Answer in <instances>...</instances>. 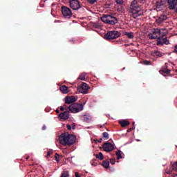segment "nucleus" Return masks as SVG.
<instances>
[{
  "mask_svg": "<svg viewBox=\"0 0 177 177\" xmlns=\"http://www.w3.org/2000/svg\"><path fill=\"white\" fill-rule=\"evenodd\" d=\"M121 37V33L116 30L109 31L105 35L104 38L106 41H111L113 39H116Z\"/></svg>",
  "mask_w": 177,
  "mask_h": 177,
  "instance_id": "20e7f679",
  "label": "nucleus"
},
{
  "mask_svg": "<svg viewBox=\"0 0 177 177\" xmlns=\"http://www.w3.org/2000/svg\"><path fill=\"white\" fill-rule=\"evenodd\" d=\"M152 34L156 37V39H158L156 41V45L158 46H162L163 43L161 41V29H158V28H154L152 30Z\"/></svg>",
  "mask_w": 177,
  "mask_h": 177,
  "instance_id": "423d86ee",
  "label": "nucleus"
},
{
  "mask_svg": "<svg viewBox=\"0 0 177 177\" xmlns=\"http://www.w3.org/2000/svg\"><path fill=\"white\" fill-rule=\"evenodd\" d=\"M71 128L72 129H75V124H73Z\"/></svg>",
  "mask_w": 177,
  "mask_h": 177,
  "instance_id": "49530a36",
  "label": "nucleus"
},
{
  "mask_svg": "<svg viewBox=\"0 0 177 177\" xmlns=\"http://www.w3.org/2000/svg\"><path fill=\"white\" fill-rule=\"evenodd\" d=\"M61 9L63 16H64V17L66 19H70V17L73 16V12L68 7L63 6Z\"/></svg>",
  "mask_w": 177,
  "mask_h": 177,
  "instance_id": "0eeeda50",
  "label": "nucleus"
},
{
  "mask_svg": "<svg viewBox=\"0 0 177 177\" xmlns=\"http://www.w3.org/2000/svg\"><path fill=\"white\" fill-rule=\"evenodd\" d=\"M59 117L61 120H68V118L70 117V113L68 112V111H66L65 112L60 113Z\"/></svg>",
  "mask_w": 177,
  "mask_h": 177,
  "instance_id": "ddd939ff",
  "label": "nucleus"
},
{
  "mask_svg": "<svg viewBox=\"0 0 177 177\" xmlns=\"http://www.w3.org/2000/svg\"><path fill=\"white\" fill-rule=\"evenodd\" d=\"M60 110H61V111H64V107L61 106Z\"/></svg>",
  "mask_w": 177,
  "mask_h": 177,
  "instance_id": "79ce46f5",
  "label": "nucleus"
},
{
  "mask_svg": "<svg viewBox=\"0 0 177 177\" xmlns=\"http://www.w3.org/2000/svg\"><path fill=\"white\" fill-rule=\"evenodd\" d=\"M102 167H104V168H109V167H110V162L109 160H104L102 162Z\"/></svg>",
  "mask_w": 177,
  "mask_h": 177,
  "instance_id": "6ab92c4d",
  "label": "nucleus"
},
{
  "mask_svg": "<svg viewBox=\"0 0 177 177\" xmlns=\"http://www.w3.org/2000/svg\"><path fill=\"white\" fill-rule=\"evenodd\" d=\"M59 140L62 146H71L75 143L77 138L68 133H64L59 136Z\"/></svg>",
  "mask_w": 177,
  "mask_h": 177,
  "instance_id": "f257e3e1",
  "label": "nucleus"
},
{
  "mask_svg": "<svg viewBox=\"0 0 177 177\" xmlns=\"http://www.w3.org/2000/svg\"><path fill=\"white\" fill-rule=\"evenodd\" d=\"M137 142H140V140H137Z\"/></svg>",
  "mask_w": 177,
  "mask_h": 177,
  "instance_id": "8fccbe9b",
  "label": "nucleus"
},
{
  "mask_svg": "<svg viewBox=\"0 0 177 177\" xmlns=\"http://www.w3.org/2000/svg\"><path fill=\"white\" fill-rule=\"evenodd\" d=\"M61 92H62V93H68V87H67V86L66 85H63L59 88Z\"/></svg>",
  "mask_w": 177,
  "mask_h": 177,
  "instance_id": "f3484780",
  "label": "nucleus"
},
{
  "mask_svg": "<svg viewBox=\"0 0 177 177\" xmlns=\"http://www.w3.org/2000/svg\"><path fill=\"white\" fill-rule=\"evenodd\" d=\"M75 176H76V177H80V174H78V172H76V173H75Z\"/></svg>",
  "mask_w": 177,
  "mask_h": 177,
  "instance_id": "c03bdc74",
  "label": "nucleus"
},
{
  "mask_svg": "<svg viewBox=\"0 0 177 177\" xmlns=\"http://www.w3.org/2000/svg\"><path fill=\"white\" fill-rule=\"evenodd\" d=\"M93 27H95V28H97V24H93Z\"/></svg>",
  "mask_w": 177,
  "mask_h": 177,
  "instance_id": "a18cd8bd",
  "label": "nucleus"
},
{
  "mask_svg": "<svg viewBox=\"0 0 177 177\" xmlns=\"http://www.w3.org/2000/svg\"><path fill=\"white\" fill-rule=\"evenodd\" d=\"M162 5H164V1H158L156 2V9H161V6H162Z\"/></svg>",
  "mask_w": 177,
  "mask_h": 177,
  "instance_id": "aec40b11",
  "label": "nucleus"
},
{
  "mask_svg": "<svg viewBox=\"0 0 177 177\" xmlns=\"http://www.w3.org/2000/svg\"><path fill=\"white\" fill-rule=\"evenodd\" d=\"M102 149H104V151L110 153V151H113V150H114V145L111 142H104L102 145Z\"/></svg>",
  "mask_w": 177,
  "mask_h": 177,
  "instance_id": "9b49d317",
  "label": "nucleus"
},
{
  "mask_svg": "<svg viewBox=\"0 0 177 177\" xmlns=\"http://www.w3.org/2000/svg\"><path fill=\"white\" fill-rule=\"evenodd\" d=\"M148 37L149 39H157V36H155L153 33H149Z\"/></svg>",
  "mask_w": 177,
  "mask_h": 177,
  "instance_id": "c85d7f7f",
  "label": "nucleus"
},
{
  "mask_svg": "<svg viewBox=\"0 0 177 177\" xmlns=\"http://www.w3.org/2000/svg\"><path fill=\"white\" fill-rule=\"evenodd\" d=\"M116 156L118 160H121V158H122V156L121 155V150H119L118 152H116Z\"/></svg>",
  "mask_w": 177,
  "mask_h": 177,
  "instance_id": "bb28decb",
  "label": "nucleus"
},
{
  "mask_svg": "<svg viewBox=\"0 0 177 177\" xmlns=\"http://www.w3.org/2000/svg\"><path fill=\"white\" fill-rule=\"evenodd\" d=\"M133 129H135V126H133L131 128L129 129L127 132H131V131H133Z\"/></svg>",
  "mask_w": 177,
  "mask_h": 177,
  "instance_id": "f704fd0d",
  "label": "nucleus"
},
{
  "mask_svg": "<svg viewBox=\"0 0 177 177\" xmlns=\"http://www.w3.org/2000/svg\"><path fill=\"white\" fill-rule=\"evenodd\" d=\"M101 21L106 24H110L111 26H115V24H118V19L111 15L104 14L101 17Z\"/></svg>",
  "mask_w": 177,
  "mask_h": 177,
  "instance_id": "7ed1b4c3",
  "label": "nucleus"
},
{
  "mask_svg": "<svg viewBox=\"0 0 177 177\" xmlns=\"http://www.w3.org/2000/svg\"><path fill=\"white\" fill-rule=\"evenodd\" d=\"M174 53H176V55H177V44L174 46Z\"/></svg>",
  "mask_w": 177,
  "mask_h": 177,
  "instance_id": "e433bc0d",
  "label": "nucleus"
},
{
  "mask_svg": "<svg viewBox=\"0 0 177 177\" xmlns=\"http://www.w3.org/2000/svg\"><path fill=\"white\" fill-rule=\"evenodd\" d=\"M86 78V73H83L79 76V80H81V81H85Z\"/></svg>",
  "mask_w": 177,
  "mask_h": 177,
  "instance_id": "b1692460",
  "label": "nucleus"
},
{
  "mask_svg": "<svg viewBox=\"0 0 177 177\" xmlns=\"http://www.w3.org/2000/svg\"><path fill=\"white\" fill-rule=\"evenodd\" d=\"M64 106L66 107V104H64Z\"/></svg>",
  "mask_w": 177,
  "mask_h": 177,
  "instance_id": "603ef678",
  "label": "nucleus"
},
{
  "mask_svg": "<svg viewBox=\"0 0 177 177\" xmlns=\"http://www.w3.org/2000/svg\"><path fill=\"white\" fill-rule=\"evenodd\" d=\"M77 98L75 97L73 95L72 96H67L65 97V104H71V103L75 102Z\"/></svg>",
  "mask_w": 177,
  "mask_h": 177,
  "instance_id": "f8f14e48",
  "label": "nucleus"
},
{
  "mask_svg": "<svg viewBox=\"0 0 177 177\" xmlns=\"http://www.w3.org/2000/svg\"><path fill=\"white\" fill-rule=\"evenodd\" d=\"M151 63V61H147V60H145L143 61V64L145 65V66H150V64Z\"/></svg>",
  "mask_w": 177,
  "mask_h": 177,
  "instance_id": "2f4dec72",
  "label": "nucleus"
},
{
  "mask_svg": "<svg viewBox=\"0 0 177 177\" xmlns=\"http://www.w3.org/2000/svg\"><path fill=\"white\" fill-rule=\"evenodd\" d=\"M133 125H135V122L133 123Z\"/></svg>",
  "mask_w": 177,
  "mask_h": 177,
  "instance_id": "3c124183",
  "label": "nucleus"
},
{
  "mask_svg": "<svg viewBox=\"0 0 177 177\" xmlns=\"http://www.w3.org/2000/svg\"><path fill=\"white\" fill-rule=\"evenodd\" d=\"M46 129V125H44L42 127V131H45Z\"/></svg>",
  "mask_w": 177,
  "mask_h": 177,
  "instance_id": "a19ab883",
  "label": "nucleus"
},
{
  "mask_svg": "<svg viewBox=\"0 0 177 177\" xmlns=\"http://www.w3.org/2000/svg\"><path fill=\"white\" fill-rule=\"evenodd\" d=\"M56 113H59V110L58 109L56 110Z\"/></svg>",
  "mask_w": 177,
  "mask_h": 177,
  "instance_id": "09e8293b",
  "label": "nucleus"
},
{
  "mask_svg": "<svg viewBox=\"0 0 177 177\" xmlns=\"http://www.w3.org/2000/svg\"><path fill=\"white\" fill-rule=\"evenodd\" d=\"M66 127L68 131H71V126L70 124H67Z\"/></svg>",
  "mask_w": 177,
  "mask_h": 177,
  "instance_id": "ea45409f",
  "label": "nucleus"
},
{
  "mask_svg": "<svg viewBox=\"0 0 177 177\" xmlns=\"http://www.w3.org/2000/svg\"><path fill=\"white\" fill-rule=\"evenodd\" d=\"M172 171L177 172V162H174L171 165Z\"/></svg>",
  "mask_w": 177,
  "mask_h": 177,
  "instance_id": "5701e85b",
  "label": "nucleus"
},
{
  "mask_svg": "<svg viewBox=\"0 0 177 177\" xmlns=\"http://www.w3.org/2000/svg\"><path fill=\"white\" fill-rule=\"evenodd\" d=\"M124 35H126V37H127L129 39H133V38H135L133 32H124Z\"/></svg>",
  "mask_w": 177,
  "mask_h": 177,
  "instance_id": "a211bd4d",
  "label": "nucleus"
},
{
  "mask_svg": "<svg viewBox=\"0 0 177 177\" xmlns=\"http://www.w3.org/2000/svg\"><path fill=\"white\" fill-rule=\"evenodd\" d=\"M95 157L98 158V160H100L101 161L104 160V156H103V153L102 152H99L98 154H96Z\"/></svg>",
  "mask_w": 177,
  "mask_h": 177,
  "instance_id": "412c9836",
  "label": "nucleus"
},
{
  "mask_svg": "<svg viewBox=\"0 0 177 177\" xmlns=\"http://www.w3.org/2000/svg\"><path fill=\"white\" fill-rule=\"evenodd\" d=\"M71 113H80L84 110V105L82 104L73 103L68 107Z\"/></svg>",
  "mask_w": 177,
  "mask_h": 177,
  "instance_id": "39448f33",
  "label": "nucleus"
},
{
  "mask_svg": "<svg viewBox=\"0 0 177 177\" xmlns=\"http://www.w3.org/2000/svg\"><path fill=\"white\" fill-rule=\"evenodd\" d=\"M167 5L170 10H174L177 13V0H167Z\"/></svg>",
  "mask_w": 177,
  "mask_h": 177,
  "instance_id": "9d476101",
  "label": "nucleus"
},
{
  "mask_svg": "<svg viewBox=\"0 0 177 177\" xmlns=\"http://www.w3.org/2000/svg\"><path fill=\"white\" fill-rule=\"evenodd\" d=\"M55 160H56L57 162H59V158H57V156H55Z\"/></svg>",
  "mask_w": 177,
  "mask_h": 177,
  "instance_id": "37998d69",
  "label": "nucleus"
},
{
  "mask_svg": "<svg viewBox=\"0 0 177 177\" xmlns=\"http://www.w3.org/2000/svg\"><path fill=\"white\" fill-rule=\"evenodd\" d=\"M119 124L122 128H125V127H128L131 123L127 120H122L119 121Z\"/></svg>",
  "mask_w": 177,
  "mask_h": 177,
  "instance_id": "4468645a",
  "label": "nucleus"
},
{
  "mask_svg": "<svg viewBox=\"0 0 177 177\" xmlns=\"http://www.w3.org/2000/svg\"><path fill=\"white\" fill-rule=\"evenodd\" d=\"M69 6L73 10H78L81 8V3L78 0H69Z\"/></svg>",
  "mask_w": 177,
  "mask_h": 177,
  "instance_id": "6e6552de",
  "label": "nucleus"
},
{
  "mask_svg": "<svg viewBox=\"0 0 177 177\" xmlns=\"http://www.w3.org/2000/svg\"><path fill=\"white\" fill-rule=\"evenodd\" d=\"M123 70H125V68H123Z\"/></svg>",
  "mask_w": 177,
  "mask_h": 177,
  "instance_id": "864d4df0",
  "label": "nucleus"
},
{
  "mask_svg": "<svg viewBox=\"0 0 177 177\" xmlns=\"http://www.w3.org/2000/svg\"><path fill=\"white\" fill-rule=\"evenodd\" d=\"M172 168H166L165 169V174H167V175H171V174H172Z\"/></svg>",
  "mask_w": 177,
  "mask_h": 177,
  "instance_id": "a878e982",
  "label": "nucleus"
},
{
  "mask_svg": "<svg viewBox=\"0 0 177 177\" xmlns=\"http://www.w3.org/2000/svg\"><path fill=\"white\" fill-rule=\"evenodd\" d=\"M30 158V156L26 157V160H28Z\"/></svg>",
  "mask_w": 177,
  "mask_h": 177,
  "instance_id": "de8ad7c7",
  "label": "nucleus"
},
{
  "mask_svg": "<svg viewBox=\"0 0 177 177\" xmlns=\"http://www.w3.org/2000/svg\"><path fill=\"white\" fill-rule=\"evenodd\" d=\"M78 92L80 93H83L84 95H86L89 91V86L86 83H82L77 88Z\"/></svg>",
  "mask_w": 177,
  "mask_h": 177,
  "instance_id": "1a4fd4ad",
  "label": "nucleus"
},
{
  "mask_svg": "<svg viewBox=\"0 0 177 177\" xmlns=\"http://www.w3.org/2000/svg\"><path fill=\"white\" fill-rule=\"evenodd\" d=\"M110 162L112 165H114V164H115V159H111Z\"/></svg>",
  "mask_w": 177,
  "mask_h": 177,
  "instance_id": "72a5a7b5",
  "label": "nucleus"
},
{
  "mask_svg": "<svg viewBox=\"0 0 177 177\" xmlns=\"http://www.w3.org/2000/svg\"><path fill=\"white\" fill-rule=\"evenodd\" d=\"M118 5H124V0H115Z\"/></svg>",
  "mask_w": 177,
  "mask_h": 177,
  "instance_id": "c756f323",
  "label": "nucleus"
},
{
  "mask_svg": "<svg viewBox=\"0 0 177 177\" xmlns=\"http://www.w3.org/2000/svg\"><path fill=\"white\" fill-rule=\"evenodd\" d=\"M84 121H88V120H89V117H88L87 115H84Z\"/></svg>",
  "mask_w": 177,
  "mask_h": 177,
  "instance_id": "4c0bfd02",
  "label": "nucleus"
},
{
  "mask_svg": "<svg viewBox=\"0 0 177 177\" xmlns=\"http://www.w3.org/2000/svg\"><path fill=\"white\" fill-rule=\"evenodd\" d=\"M152 55L156 57H161V56H162V54L158 50H155Z\"/></svg>",
  "mask_w": 177,
  "mask_h": 177,
  "instance_id": "4be33fe9",
  "label": "nucleus"
},
{
  "mask_svg": "<svg viewBox=\"0 0 177 177\" xmlns=\"http://www.w3.org/2000/svg\"><path fill=\"white\" fill-rule=\"evenodd\" d=\"M102 136H103V138H104L105 139H109V133H107V132H104L103 133H102Z\"/></svg>",
  "mask_w": 177,
  "mask_h": 177,
  "instance_id": "7c9ffc66",
  "label": "nucleus"
},
{
  "mask_svg": "<svg viewBox=\"0 0 177 177\" xmlns=\"http://www.w3.org/2000/svg\"><path fill=\"white\" fill-rule=\"evenodd\" d=\"M60 177H70V174H68V171H65L62 174Z\"/></svg>",
  "mask_w": 177,
  "mask_h": 177,
  "instance_id": "cd10ccee",
  "label": "nucleus"
},
{
  "mask_svg": "<svg viewBox=\"0 0 177 177\" xmlns=\"http://www.w3.org/2000/svg\"><path fill=\"white\" fill-rule=\"evenodd\" d=\"M99 0H87L88 2H89L91 5H93V3L97 2Z\"/></svg>",
  "mask_w": 177,
  "mask_h": 177,
  "instance_id": "473e14b6",
  "label": "nucleus"
},
{
  "mask_svg": "<svg viewBox=\"0 0 177 177\" xmlns=\"http://www.w3.org/2000/svg\"><path fill=\"white\" fill-rule=\"evenodd\" d=\"M162 73H164L165 74H169V73H171V70L168 69V68L165 67L162 68L161 70Z\"/></svg>",
  "mask_w": 177,
  "mask_h": 177,
  "instance_id": "393cba45",
  "label": "nucleus"
},
{
  "mask_svg": "<svg viewBox=\"0 0 177 177\" xmlns=\"http://www.w3.org/2000/svg\"><path fill=\"white\" fill-rule=\"evenodd\" d=\"M102 140H103V138H100V140H96L95 143H102Z\"/></svg>",
  "mask_w": 177,
  "mask_h": 177,
  "instance_id": "c9c22d12",
  "label": "nucleus"
},
{
  "mask_svg": "<svg viewBox=\"0 0 177 177\" xmlns=\"http://www.w3.org/2000/svg\"><path fill=\"white\" fill-rule=\"evenodd\" d=\"M165 20H167L166 15H161L158 17V19H156V23H158V24H161L162 21H165Z\"/></svg>",
  "mask_w": 177,
  "mask_h": 177,
  "instance_id": "dca6fc26",
  "label": "nucleus"
},
{
  "mask_svg": "<svg viewBox=\"0 0 177 177\" xmlns=\"http://www.w3.org/2000/svg\"><path fill=\"white\" fill-rule=\"evenodd\" d=\"M52 153H53L52 151H48V152H47V157H50V154H52Z\"/></svg>",
  "mask_w": 177,
  "mask_h": 177,
  "instance_id": "58836bf2",
  "label": "nucleus"
},
{
  "mask_svg": "<svg viewBox=\"0 0 177 177\" xmlns=\"http://www.w3.org/2000/svg\"><path fill=\"white\" fill-rule=\"evenodd\" d=\"M128 12L129 13H131V16L133 17V19H137V17L143 16V10H142V8L139 4H138V1L136 0H133L131 2Z\"/></svg>",
  "mask_w": 177,
  "mask_h": 177,
  "instance_id": "f03ea898",
  "label": "nucleus"
},
{
  "mask_svg": "<svg viewBox=\"0 0 177 177\" xmlns=\"http://www.w3.org/2000/svg\"><path fill=\"white\" fill-rule=\"evenodd\" d=\"M161 39L163 44H165V45H169V40L167 39V37L165 36V35H162L160 37V40Z\"/></svg>",
  "mask_w": 177,
  "mask_h": 177,
  "instance_id": "2eb2a0df",
  "label": "nucleus"
}]
</instances>
